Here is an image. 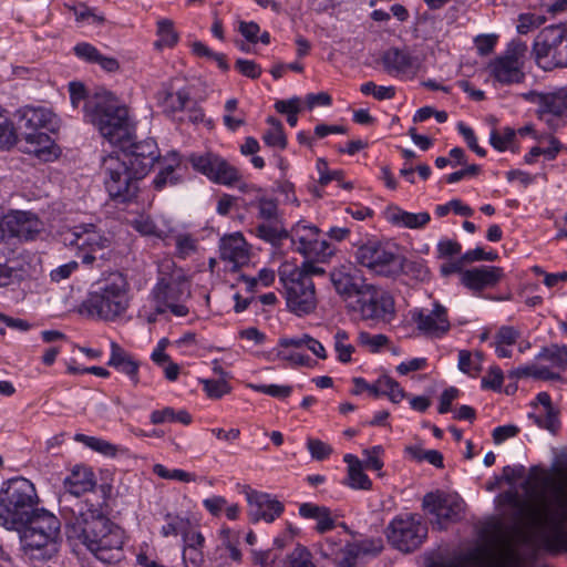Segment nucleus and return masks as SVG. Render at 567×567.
<instances>
[{"mask_svg": "<svg viewBox=\"0 0 567 567\" xmlns=\"http://www.w3.org/2000/svg\"><path fill=\"white\" fill-rule=\"evenodd\" d=\"M385 218L393 226L409 229H423L431 221L427 212L410 213L396 205L388 207Z\"/></svg>", "mask_w": 567, "mask_h": 567, "instance_id": "2f4dec72", "label": "nucleus"}, {"mask_svg": "<svg viewBox=\"0 0 567 567\" xmlns=\"http://www.w3.org/2000/svg\"><path fill=\"white\" fill-rule=\"evenodd\" d=\"M159 157L157 144L153 140H148L134 145L131 153L125 154L121 161L125 164L127 171L137 181H141L150 173Z\"/></svg>", "mask_w": 567, "mask_h": 567, "instance_id": "6ab92c4d", "label": "nucleus"}, {"mask_svg": "<svg viewBox=\"0 0 567 567\" xmlns=\"http://www.w3.org/2000/svg\"><path fill=\"white\" fill-rule=\"evenodd\" d=\"M96 484L93 471L85 465H75L64 478V488L74 496H80L94 488Z\"/></svg>", "mask_w": 567, "mask_h": 567, "instance_id": "473e14b6", "label": "nucleus"}, {"mask_svg": "<svg viewBox=\"0 0 567 567\" xmlns=\"http://www.w3.org/2000/svg\"><path fill=\"white\" fill-rule=\"evenodd\" d=\"M40 497L35 485L17 476L4 481L0 487V525L8 530H19L37 508Z\"/></svg>", "mask_w": 567, "mask_h": 567, "instance_id": "39448f33", "label": "nucleus"}, {"mask_svg": "<svg viewBox=\"0 0 567 567\" xmlns=\"http://www.w3.org/2000/svg\"><path fill=\"white\" fill-rule=\"evenodd\" d=\"M379 385L382 395H386L393 403L401 402L406 395L403 388L388 375L379 378Z\"/></svg>", "mask_w": 567, "mask_h": 567, "instance_id": "09e8293b", "label": "nucleus"}, {"mask_svg": "<svg viewBox=\"0 0 567 567\" xmlns=\"http://www.w3.org/2000/svg\"><path fill=\"white\" fill-rule=\"evenodd\" d=\"M20 529L25 553L49 559L58 551L61 523L53 513L39 507L28 516Z\"/></svg>", "mask_w": 567, "mask_h": 567, "instance_id": "423d86ee", "label": "nucleus"}, {"mask_svg": "<svg viewBox=\"0 0 567 567\" xmlns=\"http://www.w3.org/2000/svg\"><path fill=\"white\" fill-rule=\"evenodd\" d=\"M73 52L79 59L87 63H95L101 53L94 45L89 42H80L75 44Z\"/></svg>", "mask_w": 567, "mask_h": 567, "instance_id": "69168bd1", "label": "nucleus"}, {"mask_svg": "<svg viewBox=\"0 0 567 567\" xmlns=\"http://www.w3.org/2000/svg\"><path fill=\"white\" fill-rule=\"evenodd\" d=\"M410 316L417 330L429 338H442L451 328L447 309L437 301L432 309H412Z\"/></svg>", "mask_w": 567, "mask_h": 567, "instance_id": "f3484780", "label": "nucleus"}, {"mask_svg": "<svg viewBox=\"0 0 567 567\" xmlns=\"http://www.w3.org/2000/svg\"><path fill=\"white\" fill-rule=\"evenodd\" d=\"M288 567H316L311 553L302 546L296 547L289 555Z\"/></svg>", "mask_w": 567, "mask_h": 567, "instance_id": "680f3d73", "label": "nucleus"}, {"mask_svg": "<svg viewBox=\"0 0 567 567\" xmlns=\"http://www.w3.org/2000/svg\"><path fill=\"white\" fill-rule=\"evenodd\" d=\"M220 544L215 550V561L217 567H228L233 563L241 561V551L238 548L239 537L230 528H221L219 530Z\"/></svg>", "mask_w": 567, "mask_h": 567, "instance_id": "c85d7f7f", "label": "nucleus"}, {"mask_svg": "<svg viewBox=\"0 0 567 567\" xmlns=\"http://www.w3.org/2000/svg\"><path fill=\"white\" fill-rule=\"evenodd\" d=\"M515 138V131L511 127H505L503 131L493 130L489 135L491 145L499 151H506Z\"/></svg>", "mask_w": 567, "mask_h": 567, "instance_id": "5fc2aeb1", "label": "nucleus"}, {"mask_svg": "<svg viewBox=\"0 0 567 567\" xmlns=\"http://www.w3.org/2000/svg\"><path fill=\"white\" fill-rule=\"evenodd\" d=\"M528 417L539 427L556 434L560 429V421L556 410L545 411L544 415L528 414Z\"/></svg>", "mask_w": 567, "mask_h": 567, "instance_id": "de8ad7c7", "label": "nucleus"}, {"mask_svg": "<svg viewBox=\"0 0 567 567\" xmlns=\"http://www.w3.org/2000/svg\"><path fill=\"white\" fill-rule=\"evenodd\" d=\"M382 63L389 74L401 79L413 78L419 70L416 58L396 48L384 52Z\"/></svg>", "mask_w": 567, "mask_h": 567, "instance_id": "5701e85b", "label": "nucleus"}, {"mask_svg": "<svg viewBox=\"0 0 567 567\" xmlns=\"http://www.w3.org/2000/svg\"><path fill=\"white\" fill-rule=\"evenodd\" d=\"M343 462L347 464L344 484L352 489L370 491L372 488V481L364 473L362 461L353 454H346Z\"/></svg>", "mask_w": 567, "mask_h": 567, "instance_id": "72a5a7b5", "label": "nucleus"}, {"mask_svg": "<svg viewBox=\"0 0 567 567\" xmlns=\"http://www.w3.org/2000/svg\"><path fill=\"white\" fill-rule=\"evenodd\" d=\"M192 103L190 94L186 89L167 92L162 101L163 112L169 116H174L183 112Z\"/></svg>", "mask_w": 567, "mask_h": 567, "instance_id": "e433bc0d", "label": "nucleus"}, {"mask_svg": "<svg viewBox=\"0 0 567 567\" xmlns=\"http://www.w3.org/2000/svg\"><path fill=\"white\" fill-rule=\"evenodd\" d=\"M150 421L154 425L163 423H182L188 425L192 422V415L186 410L175 411L173 408L166 406L162 410H154L150 414Z\"/></svg>", "mask_w": 567, "mask_h": 567, "instance_id": "4c0bfd02", "label": "nucleus"}, {"mask_svg": "<svg viewBox=\"0 0 567 567\" xmlns=\"http://www.w3.org/2000/svg\"><path fill=\"white\" fill-rule=\"evenodd\" d=\"M110 348L111 353L107 365L125 374L133 385L136 386L140 383V361L115 341L111 342Z\"/></svg>", "mask_w": 567, "mask_h": 567, "instance_id": "bb28decb", "label": "nucleus"}, {"mask_svg": "<svg viewBox=\"0 0 567 567\" xmlns=\"http://www.w3.org/2000/svg\"><path fill=\"white\" fill-rule=\"evenodd\" d=\"M384 450L381 445H375L370 449H364L362 454L364 460L362 461L363 467L367 470H372L380 472L384 465L382 455Z\"/></svg>", "mask_w": 567, "mask_h": 567, "instance_id": "864d4df0", "label": "nucleus"}, {"mask_svg": "<svg viewBox=\"0 0 567 567\" xmlns=\"http://www.w3.org/2000/svg\"><path fill=\"white\" fill-rule=\"evenodd\" d=\"M503 271L498 267L482 266L461 272V282L472 291L494 287L502 278Z\"/></svg>", "mask_w": 567, "mask_h": 567, "instance_id": "a878e982", "label": "nucleus"}, {"mask_svg": "<svg viewBox=\"0 0 567 567\" xmlns=\"http://www.w3.org/2000/svg\"><path fill=\"white\" fill-rule=\"evenodd\" d=\"M333 349L337 353V359L341 363H349L352 360V354L355 351L354 346L350 342L349 333L343 329H338L333 334Z\"/></svg>", "mask_w": 567, "mask_h": 567, "instance_id": "79ce46f5", "label": "nucleus"}, {"mask_svg": "<svg viewBox=\"0 0 567 567\" xmlns=\"http://www.w3.org/2000/svg\"><path fill=\"white\" fill-rule=\"evenodd\" d=\"M249 386L259 393L267 394L272 398L286 399L291 392L292 388L290 385H279V384H249Z\"/></svg>", "mask_w": 567, "mask_h": 567, "instance_id": "bf43d9fd", "label": "nucleus"}, {"mask_svg": "<svg viewBox=\"0 0 567 567\" xmlns=\"http://www.w3.org/2000/svg\"><path fill=\"white\" fill-rule=\"evenodd\" d=\"M153 473L163 480L178 481L184 483L196 481V475L194 473H189L181 468L169 470L159 463L153 465Z\"/></svg>", "mask_w": 567, "mask_h": 567, "instance_id": "49530a36", "label": "nucleus"}, {"mask_svg": "<svg viewBox=\"0 0 567 567\" xmlns=\"http://www.w3.org/2000/svg\"><path fill=\"white\" fill-rule=\"evenodd\" d=\"M165 520L166 524L159 530L163 537L182 535L190 525L189 519L179 515L166 514Z\"/></svg>", "mask_w": 567, "mask_h": 567, "instance_id": "a18cd8bd", "label": "nucleus"}, {"mask_svg": "<svg viewBox=\"0 0 567 567\" xmlns=\"http://www.w3.org/2000/svg\"><path fill=\"white\" fill-rule=\"evenodd\" d=\"M63 243L78 249L82 264L92 266L97 259L105 258L111 247V238L94 224H81L63 234Z\"/></svg>", "mask_w": 567, "mask_h": 567, "instance_id": "6e6552de", "label": "nucleus"}, {"mask_svg": "<svg viewBox=\"0 0 567 567\" xmlns=\"http://www.w3.org/2000/svg\"><path fill=\"white\" fill-rule=\"evenodd\" d=\"M75 441L83 443L85 446L105 456H115L118 451L116 445L95 436L76 434Z\"/></svg>", "mask_w": 567, "mask_h": 567, "instance_id": "c03bdc74", "label": "nucleus"}, {"mask_svg": "<svg viewBox=\"0 0 567 567\" xmlns=\"http://www.w3.org/2000/svg\"><path fill=\"white\" fill-rule=\"evenodd\" d=\"M220 257L236 269L249 260L248 245L240 233L225 236L220 240Z\"/></svg>", "mask_w": 567, "mask_h": 567, "instance_id": "cd10ccee", "label": "nucleus"}, {"mask_svg": "<svg viewBox=\"0 0 567 567\" xmlns=\"http://www.w3.org/2000/svg\"><path fill=\"white\" fill-rule=\"evenodd\" d=\"M182 558L185 567H200L204 563L203 548L183 547Z\"/></svg>", "mask_w": 567, "mask_h": 567, "instance_id": "774afa93", "label": "nucleus"}, {"mask_svg": "<svg viewBox=\"0 0 567 567\" xmlns=\"http://www.w3.org/2000/svg\"><path fill=\"white\" fill-rule=\"evenodd\" d=\"M358 342L361 347L368 348L371 352H378L382 347L388 344L389 338L385 334H371L361 331L358 336Z\"/></svg>", "mask_w": 567, "mask_h": 567, "instance_id": "4d7b16f0", "label": "nucleus"}, {"mask_svg": "<svg viewBox=\"0 0 567 567\" xmlns=\"http://www.w3.org/2000/svg\"><path fill=\"white\" fill-rule=\"evenodd\" d=\"M285 268L290 270L293 274H301L307 279L312 280L313 276H323L326 274L324 268L318 266L316 262L311 260L303 261L300 266H293L285 264L282 265Z\"/></svg>", "mask_w": 567, "mask_h": 567, "instance_id": "13d9d810", "label": "nucleus"}, {"mask_svg": "<svg viewBox=\"0 0 567 567\" xmlns=\"http://www.w3.org/2000/svg\"><path fill=\"white\" fill-rule=\"evenodd\" d=\"M355 260L371 271L392 276L401 271V258L389 247L379 241H368L355 250Z\"/></svg>", "mask_w": 567, "mask_h": 567, "instance_id": "4468645a", "label": "nucleus"}, {"mask_svg": "<svg viewBox=\"0 0 567 567\" xmlns=\"http://www.w3.org/2000/svg\"><path fill=\"white\" fill-rule=\"evenodd\" d=\"M267 123L270 127L264 133L262 141L270 147H277L285 150L287 147V137L284 132L281 122L272 116L267 118Z\"/></svg>", "mask_w": 567, "mask_h": 567, "instance_id": "a19ab883", "label": "nucleus"}, {"mask_svg": "<svg viewBox=\"0 0 567 567\" xmlns=\"http://www.w3.org/2000/svg\"><path fill=\"white\" fill-rule=\"evenodd\" d=\"M257 209V217L267 221L278 219L277 202L269 197H259L254 204Z\"/></svg>", "mask_w": 567, "mask_h": 567, "instance_id": "3c124183", "label": "nucleus"}, {"mask_svg": "<svg viewBox=\"0 0 567 567\" xmlns=\"http://www.w3.org/2000/svg\"><path fill=\"white\" fill-rule=\"evenodd\" d=\"M130 282L123 272L103 274L91 285L80 312L93 319L113 322L130 308Z\"/></svg>", "mask_w": 567, "mask_h": 567, "instance_id": "f03ea898", "label": "nucleus"}, {"mask_svg": "<svg viewBox=\"0 0 567 567\" xmlns=\"http://www.w3.org/2000/svg\"><path fill=\"white\" fill-rule=\"evenodd\" d=\"M557 505L553 509L544 492L534 493L528 501H517L515 507L518 516L528 527L545 530L548 538L560 543L566 536L567 523V491L558 487L554 493Z\"/></svg>", "mask_w": 567, "mask_h": 567, "instance_id": "20e7f679", "label": "nucleus"}, {"mask_svg": "<svg viewBox=\"0 0 567 567\" xmlns=\"http://www.w3.org/2000/svg\"><path fill=\"white\" fill-rule=\"evenodd\" d=\"M161 169L153 179L156 190H163L168 186H175L183 179L181 157L176 152L168 153L161 164Z\"/></svg>", "mask_w": 567, "mask_h": 567, "instance_id": "7c9ffc66", "label": "nucleus"}, {"mask_svg": "<svg viewBox=\"0 0 567 567\" xmlns=\"http://www.w3.org/2000/svg\"><path fill=\"white\" fill-rule=\"evenodd\" d=\"M17 142V134L12 122L8 120L0 121V148H10Z\"/></svg>", "mask_w": 567, "mask_h": 567, "instance_id": "0e129e2a", "label": "nucleus"}, {"mask_svg": "<svg viewBox=\"0 0 567 567\" xmlns=\"http://www.w3.org/2000/svg\"><path fill=\"white\" fill-rule=\"evenodd\" d=\"M307 449L311 457L317 461H323L328 458L333 452L331 445L321 440L312 437L307 439Z\"/></svg>", "mask_w": 567, "mask_h": 567, "instance_id": "052dcab7", "label": "nucleus"}, {"mask_svg": "<svg viewBox=\"0 0 567 567\" xmlns=\"http://www.w3.org/2000/svg\"><path fill=\"white\" fill-rule=\"evenodd\" d=\"M320 553L324 558L332 560L338 567H353L358 556L355 545L343 542L341 538L327 537L320 544Z\"/></svg>", "mask_w": 567, "mask_h": 567, "instance_id": "b1692460", "label": "nucleus"}, {"mask_svg": "<svg viewBox=\"0 0 567 567\" xmlns=\"http://www.w3.org/2000/svg\"><path fill=\"white\" fill-rule=\"evenodd\" d=\"M483 354L481 352L472 353L467 350L458 351L457 368L471 378H476L482 371Z\"/></svg>", "mask_w": 567, "mask_h": 567, "instance_id": "ea45409f", "label": "nucleus"}, {"mask_svg": "<svg viewBox=\"0 0 567 567\" xmlns=\"http://www.w3.org/2000/svg\"><path fill=\"white\" fill-rule=\"evenodd\" d=\"M504 382V374L499 367L492 365L485 377L481 380L483 390L501 391Z\"/></svg>", "mask_w": 567, "mask_h": 567, "instance_id": "6e6d98bb", "label": "nucleus"}, {"mask_svg": "<svg viewBox=\"0 0 567 567\" xmlns=\"http://www.w3.org/2000/svg\"><path fill=\"white\" fill-rule=\"evenodd\" d=\"M204 391L210 399H220L229 392V386L224 380H204Z\"/></svg>", "mask_w": 567, "mask_h": 567, "instance_id": "e2e57ef3", "label": "nucleus"}, {"mask_svg": "<svg viewBox=\"0 0 567 567\" xmlns=\"http://www.w3.org/2000/svg\"><path fill=\"white\" fill-rule=\"evenodd\" d=\"M84 118L112 145L131 138L134 124L128 109L107 91L94 93L83 105Z\"/></svg>", "mask_w": 567, "mask_h": 567, "instance_id": "7ed1b4c3", "label": "nucleus"}, {"mask_svg": "<svg viewBox=\"0 0 567 567\" xmlns=\"http://www.w3.org/2000/svg\"><path fill=\"white\" fill-rule=\"evenodd\" d=\"M538 117L551 128L567 124V85L547 92Z\"/></svg>", "mask_w": 567, "mask_h": 567, "instance_id": "aec40b11", "label": "nucleus"}, {"mask_svg": "<svg viewBox=\"0 0 567 567\" xmlns=\"http://www.w3.org/2000/svg\"><path fill=\"white\" fill-rule=\"evenodd\" d=\"M354 310L363 320L390 321L395 313L394 299L386 290L364 284L357 296Z\"/></svg>", "mask_w": 567, "mask_h": 567, "instance_id": "f8f14e48", "label": "nucleus"}, {"mask_svg": "<svg viewBox=\"0 0 567 567\" xmlns=\"http://www.w3.org/2000/svg\"><path fill=\"white\" fill-rule=\"evenodd\" d=\"M288 236L291 239L292 246L296 251L303 255L307 249H310V245L319 236V229L305 221H298L290 230Z\"/></svg>", "mask_w": 567, "mask_h": 567, "instance_id": "c9c22d12", "label": "nucleus"}, {"mask_svg": "<svg viewBox=\"0 0 567 567\" xmlns=\"http://www.w3.org/2000/svg\"><path fill=\"white\" fill-rule=\"evenodd\" d=\"M132 227L143 236L165 239L172 231V225L162 217L141 215L132 221Z\"/></svg>", "mask_w": 567, "mask_h": 567, "instance_id": "f704fd0d", "label": "nucleus"}, {"mask_svg": "<svg viewBox=\"0 0 567 567\" xmlns=\"http://www.w3.org/2000/svg\"><path fill=\"white\" fill-rule=\"evenodd\" d=\"M258 238L272 245L279 243L282 238L288 237V233L276 225L260 224L255 228Z\"/></svg>", "mask_w": 567, "mask_h": 567, "instance_id": "603ef678", "label": "nucleus"}, {"mask_svg": "<svg viewBox=\"0 0 567 567\" xmlns=\"http://www.w3.org/2000/svg\"><path fill=\"white\" fill-rule=\"evenodd\" d=\"M235 69L244 76H247L252 80L258 79L262 72L259 64H257L252 60H247V59L236 60Z\"/></svg>", "mask_w": 567, "mask_h": 567, "instance_id": "338daca9", "label": "nucleus"}, {"mask_svg": "<svg viewBox=\"0 0 567 567\" xmlns=\"http://www.w3.org/2000/svg\"><path fill=\"white\" fill-rule=\"evenodd\" d=\"M423 507L436 517L439 528H445L447 523L456 522L464 511V502L456 495L440 492L427 493L423 497Z\"/></svg>", "mask_w": 567, "mask_h": 567, "instance_id": "a211bd4d", "label": "nucleus"}, {"mask_svg": "<svg viewBox=\"0 0 567 567\" xmlns=\"http://www.w3.org/2000/svg\"><path fill=\"white\" fill-rule=\"evenodd\" d=\"M334 254V247L331 246L326 239H320L318 236L313 244L310 245V249L303 254L307 258H315L319 261H327Z\"/></svg>", "mask_w": 567, "mask_h": 567, "instance_id": "8fccbe9b", "label": "nucleus"}, {"mask_svg": "<svg viewBox=\"0 0 567 567\" xmlns=\"http://www.w3.org/2000/svg\"><path fill=\"white\" fill-rule=\"evenodd\" d=\"M537 358L549 361L559 370H565L567 368V346L551 344L543 348Z\"/></svg>", "mask_w": 567, "mask_h": 567, "instance_id": "37998d69", "label": "nucleus"}, {"mask_svg": "<svg viewBox=\"0 0 567 567\" xmlns=\"http://www.w3.org/2000/svg\"><path fill=\"white\" fill-rule=\"evenodd\" d=\"M20 112L22 127L29 132L41 133V130L54 132L58 127V118L49 109L27 106Z\"/></svg>", "mask_w": 567, "mask_h": 567, "instance_id": "c756f323", "label": "nucleus"}, {"mask_svg": "<svg viewBox=\"0 0 567 567\" xmlns=\"http://www.w3.org/2000/svg\"><path fill=\"white\" fill-rule=\"evenodd\" d=\"M104 185L110 197L117 203H128L136 198L138 181L127 171L117 156H107L103 162Z\"/></svg>", "mask_w": 567, "mask_h": 567, "instance_id": "9b49d317", "label": "nucleus"}, {"mask_svg": "<svg viewBox=\"0 0 567 567\" xmlns=\"http://www.w3.org/2000/svg\"><path fill=\"white\" fill-rule=\"evenodd\" d=\"M360 280L361 278L358 276L357 269L350 264L341 265L330 272V281L336 292L343 300L358 296L361 287L364 285Z\"/></svg>", "mask_w": 567, "mask_h": 567, "instance_id": "393cba45", "label": "nucleus"}, {"mask_svg": "<svg viewBox=\"0 0 567 567\" xmlns=\"http://www.w3.org/2000/svg\"><path fill=\"white\" fill-rule=\"evenodd\" d=\"M527 45L520 40H513L506 50L487 64L488 74L503 85L518 84L525 80L524 62Z\"/></svg>", "mask_w": 567, "mask_h": 567, "instance_id": "9d476101", "label": "nucleus"}, {"mask_svg": "<svg viewBox=\"0 0 567 567\" xmlns=\"http://www.w3.org/2000/svg\"><path fill=\"white\" fill-rule=\"evenodd\" d=\"M20 150L41 162H52L60 155V148L48 133L24 132Z\"/></svg>", "mask_w": 567, "mask_h": 567, "instance_id": "4be33fe9", "label": "nucleus"}, {"mask_svg": "<svg viewBox=\"0 0 567 567\" xmlns=\"http://www.w3.org/2000/svg\"><path fill=\"white\" fill-rule=\"evenodd\" d=\"M533 53L538 65L543 60L550 58L555 68H567V28H545L533 44Z\"/></svg>", "mask_w": 567, "mask_h": 567, "instance_id": "ddd939ff", "label": "nucleus"}, {"mask_svg": "<svg viewBox=\"0 0 567 567\" xmlns=\"http://www.w3.org/2000/svg\"><path fill=\"white\" fill-rule=\"evenodd\" d=\"M190 162L197 172L216 184L231 187L241 181L239 169L214 153L192 156Z\"/></svg>", "mask_w": 567, "mask_h": 567, "instance_id": "dca6fc26", "label": "nucleus"}, {"mask_svg": "<svg viewBox=\"0 0 567 567\" xmlns=\"http://www.w3.org/2000/svg\"><path fill=\"white\" fill-rule=\"evenodd\" d=\"M156 35L157 40L154 44L157 49L173 48L179 40V35L174 28V23L169 19H161L157 21Z\"/></svg>", "mask_w": 567, "mask_h": 567, "instance_id": "58836bf2", "label": "nucleus"}, {"mask_svg": "<svg viewBox=\"0 0 567 567\" xmlns=\"http://www.w3.org/2000/svg\"><path fill=\"white\" fill-rule=\"evenodd\" d=\"M66 533L69 538L80 540L103 561L110 560V551L120 550L124 543L121 528L100 507L87 501L78 503V511L66 525Z\"/></svg>", "mask_w": 567, "mask_h": 567, "instance_id": "f257e3e1", "label": "nucleus"}, {"mask_svg": "<svg viewBox=\"0 0 567 567\" xmlns=\"http://www.w3.org/2000/svg\"><path fill=\"white\" fill-rule=\"evenodd\" d=\"M245 494L254 520L272 523L284 513V504L268 493L249 488Z\"/></svg>", "mask_w": 567, "mask_h": 567, "instance_id": "412c9836", "label": "nucleus"}, {"mask_svg": "<svg viewBox=\"0 0 567 567\" xmlns=\"http://www.w3.org/2000/svg\"><path fill=\"white\" fill-rule=\"evenodd\" d=\"M426 535V525L419 515H404L391 522L388 538L395 548L409 553L415 550Z\"/></svg>", "mask_w": 567, "mask_h": 567, "instance_id": "2eb2a0df", "label": "nucleus"}, {"mask_svg": "<svg viewBox=\"0 0 567 567\" xmlns=\"http://www.w3.org/2000/svg\"><path fill=\"white\" fill-rule=\"evenodd\" d=\"M188 297V286L179 276L158 278L150 295L153 309L157 313L171 312L178 318L186 317L189 313V309L185 305Z\"/></svg>", "mask_w": 567, "mask_h": 567, "instance_id": "1a4fd4ad", "label": "nucleus"}, {"mask_svg": "<svg viewBox=\"0 0 567 567\" xmlns=\"http://www.w3.org/2000/svg\"><path fill=\"white\" fill-rule=\"evenodd\" d=\"M278 276L288 311L298 317L313 313L318 306L313 280L305 278L301 274L296 275L284 266H280Z\"/></svg>", "mask_w": 567, "mask_h": 567, "instance_id": "0eeeda50", "label": "nucleus"}]
</instances>
